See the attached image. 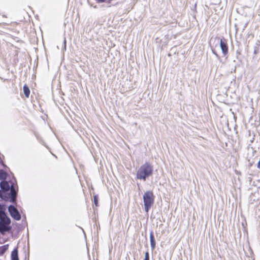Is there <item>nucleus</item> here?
I'll list each match as a JSON object with an SVG mask.
<instances>
[{"label":"nucleus","instance_id":"obj_1","mask_svg":"<svg viewBox=\"0 0 260 260\" xmlns=\"http://www.w3.org/2000/svg\"><path fill=\"white\" fill-rule=\"evenodd\" d=\"M0 198L5 201H10L12 203L16 202L17 191L14 185L6 180L1 181L0 183Z\"/></svg>","mask_w":260,"mask_h":260},{"label":"nucleus","instance_id":"obj_2","mask_svg":"<svg viewBox=\"0 0 260 260\" xmlns=\"http://www.w3.org/2000/svg\"><path fill=\"white\" fill-rule=\"evenodd\" d=\"M8 211L11 216L16 220H20L21 216L18 209L12 205L8 207Z\"/></svg>","mask_w":260,"mask_h":260},{"label":"nucleus","instance_id":"obj_3","mask_svg":"<svg viewBox=\"0 0 260 260\" xmlns=\"http://www.w3.org/2000/svg\"><path fill=\"white\" fill-rule=\"evenodd\" d=\"M137 177L139 179L145 180L146 178V165L145 164L137 172Z\"/></svg>","mask_w":260,"mask_h":260},{"label":"nucleus","instance_id":"obj_4","mask_svg":"<svg viewBox=\"0 0 260 260\" xmlns=\"http://www.w3.org/2000/svg\"><path fill=\"white\" fill-rule=\"evenodd\" d=\"M220 46L222 53L224 55H226L228 53V47L227 45L226 40L225 39H221L220 40Z\"/></svg>","mask_w":260,"mask_h":260},{"label":"nucleus","instance_id":"obj_5","mask_svg":"<svg viewBox=\"0 0 260 260\" xmlns=\"http://www.w3.org/2000/svg\"><path fill=\"white\" fill-rule=\"evenodd\" d=\"M154 203V196L152 192L147 191V212Z\"/></svg>","mask_w":260,"mask_h":260},{"label":"nucleus","instance_id":"obj_6","mask_svg":"<svg viewBox=\"0 0 260 260\" xmlns=\"http://www.w3.org/2000/svg\"><path fill=\"white\" fill-rule=\"evenodd\" d=\"M10 223L11 219L7 215L0 218V224L10 226Z\"/></svg>","mask_w":260,"mask_h":260},{"label":"nucleus","instance_id":"obj_7","mask_svg":"<svg viewBox=\"0 0 260 260\" xmlns=\"http://www.w3.org/2000/svg\"><path fill=\"white\" fill-rule=\"evenodd\" d=\"M11 230V226L4 224H0V233L4 234L6 232H9Z\"/></svg>","mask_w":260,"mask_h":260},{"label":"nucleus","instance_id":"obj_8","mask_svg":"<svg viewBox=\"0 0 260 260\" xmlns=\"http://www.w3.org/2000/svg\"><path fill=\"white\" fill-rule=\"evenodd\" d=\"M11 260L19 259L18 258V251L17 248L13 249L11 253Z\"/></svg>","mask_w":260,"mask_h":260},{"label":"nucleus","instance_id":"obj_9","mask_svg":"<svg viewBox=\"0 0 260 260\" xmlns=\"http://www.w3.org/2000/svg\"><path fill=\"white\" fill-rule=\"evenodd\" d=\"M150 244L151 247L152 249H154L155 247V240L153 236V234L152 232H151L150 234Z\"/></svg>","mask_w":260,"mask_h":260},{"label":"nucleus","instance_id":"obj_10","mask_svg":"<svg viewBox=\"0 0 260 260\" xmlns=\"http://www.w3.org/2000/svg\"><path fill=\"white\" fill-rule=\"evenodd\" d=\"M9 247L8 244L0 246V256L3 255L8 250Z\"/></svg>","mask_w":260,"mask_h":260},{"label":"nucleus","instance_id":"obj_11","mask_svg":"<svg viewBox=\"0 0 260 260\" xmlns=\"http://www.w3.org/2000/svg\"><path fill=\"white\" fill-rule=\"evenodd\" d=\"M7 173L3 170H0V179L2 181L6 180L7 177Z\"/></svg>","mask_w":260,"mask_h":260},{"label":"nucleus","instance_id":"obj_12","mask_svg":"<svg viewBox=\"0 0 260 260\" xmlns=\"http://www.w3.org/2000/svg\"><path fill=\"white\" fill-rule=\"evenodd\" d=\"M23 89L24 95L26 97L28 98L30 94V90L29 87L26 85H24Z\"/></svg>","mask_w":260,"mask_h":260},{"label":"nucleus","instance_id":"obj_13","mask_svg":"<svg viewBox=\"0 0 260 260\" xmlns=\"http://www.w3.org/2000/svg\"><path fill=\"white\" fill-rule=\"evenodd\" d=\"M7 215L6 212L5 211V209L3 207H1L0 206V218L4 217V216H5Z\"/></svg>","mask_w":260,"mask_h":260},{"label":"nucleus","instance_id":"obj_14","mask_svg":"<svg viewBox=\"0 0 260 260\" xmlns=\"http://www.w3.org/2000/svg\"><path fill=\"white\" fill-rule=\"evenodd\" d=\"M144 202V209L146 211V192H145L143 196Z\"/></svg>","mask_w":260,"mask_h":260},{"label":"nucleus","instance_id":"obj_15","mask_svg":"<svg viewBox=\"0 0 260 260\" xmlns=\"http://www.w3.org/2000/svg\"><path fill=\"white\" fill-rule=\"evenodd\" d=\"M152 167L147 164V177L149 176L152 173Z\"/></svg>","mask_w":260,"mask_h":260},{"label":"nucleus","instance_id":"obj_16","mask_svg":"<svg viewBox=\"0 0 260 260\" xmlns=\"http://www.w3.org/2000/svg\"><path fill=\"white\" fill-rule=\"evenodd\" d=\"M94 203L96 206H98V197L97 196H94Z\"/></svg>","mask_w":260,"mask_h":260},{"label":"nucleus","instance_id":"obj_17","mask_svg":"<svg viewBox=\"0 0 260 260\" xmlns=\"http://www.w3.org/2000/svg\"><path fill=\"white\" fill-rule=\"evenodd\" d=\"M63 50H66V38H64L63 40Z\"/></svg>","mask_w":260,"mask_h":260},{"label":"nucleus","instance_id":"obj_18","mask_svg":"<svg viewBox=\"0 0 260 260\" xmlns=\"http://www.w3.org/2000/svg\"><path fill=\"white\" fill-rule=\"evenodd\" d=\"M212 52L215 55V56L217 57V58H218V59L220 60V57L215 52V51L214 50H212Z\"/></svg>","mask_w":260,"mask_h":260},{"label":"nucleus","instance_id":"obj_19","mask_svg":"<svg viewBox=\"0 0 260 260\" xmlns=\"http://www.w3.org/2000/svg\"><path fill=\"white\" fill-rule=\"evenodd\" d=\"M98 3H102L105 2L107 0H95Z\"/></svg>","mask_w":260,"mask_h":260},{"label":"nucleus","instance_id":"obj_20","mask_svg":"<svg viewBox=\"0 0 260 260\" xmlns=\"http://www.w3.org/2000/svg\"><path fill=\"white\" fill-rule=\"evenodd\" d=\"M147 259V257H146V252L145 253V257H144V260H146Z\"/></svg>","mask_w":260,"mask_h":260},{"label":"nucleus","instance_id":"obj_21","mask_svg":"<svg viewBox=\"0 0 260 260\" xmlns=\"http://www.w3.org/2000/svg\"><path fill=\"white\" fill-rule=\"evenodd\" d=\"M147 260H149L148 253H147Z\"/></svg>","mask_w":260,"mask_h":260}]
</instances>
